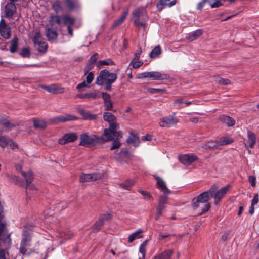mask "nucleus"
I'll return each instance as SVG.
<instances>
[{
    "instance_id": "obj_1",
    "label": "nucleus",
    "mask_w": 259,
    "mask_h": 259,
    "mask_svg": "<svg viewBox=\"0 0 259 259\" xmlns=\"http://www.w3.org/2000/svg\"><path fill=\"white\" fill-rule=\"evenodd\" d=\"M103 118L109 124V128H105L104 131V136L106 140L112 141L114 137L117 139L121 138L122 137V133L120 131H118L119 125L117 123L116 116L112 113L107 112L103 113Z\"/></svg>"
},
{
    "instance_id": "obj_2",
    "label": "nucleus",
    "mask_w": 259,
    "mask_h": 259,
    "mask_svg": "<svg viewBox=\"0 0 259 259\" xmlns=\"http://www.w3.org/2000/svg\"><path fill=\"white\" fill-rule=\"evenodd\" d=\"M117 78L116 73L110 72L106 69L101 70L96 80V83L99 86L105 84V89L110 91L112 89V84Z\"/></svg>"
},
{
    "instance_id": "obj_3",
    "label": "nucleus",
    "mask_w": 259,
    "mask_h": 259,
    "mask_svg": "<svg viewBox=\"0 0 259 259\" xmlns=\"http://www.w3.org/2000/svg\"><path fill=\"white\" fill-rule=\"evenodd\" d=\"M105 141H108V140H106V138L104 135L102 137H99L95 135L89 136L87 133H83L80 136L79 145L85 147H89L101 144Z\"/></svg>"
},
{
    "instance_id": "obj_4",
    "label": "nucleus",
    "mask_w": 259,
    "mask_h": 259,
    "mask_svg": "<svg viewBox=\"0 0 259 259\" xmlns=\"http://www.w3.org/2000/svg\"><path fill=\"white\" fill-rule=\"evenodd\" d=\"M213 188H210L208 191L201 193L197 196V202L195 204V207H199V203L203 204L202 211L199 213V215H202L204 213L208 211L210 208V204L208 203V201L211 198V193H213Z\"/></svg>"
},
{
    "instance_id": "obj_5",
    "label": "nucleus",
    "mask_w": 259,
    "mask_h": 259,
    "mask_svg": "<svg viewBox=\"0 0 259 259\" xmlns=\"http://www.w3.org/2000/svg\"><path fill=\"white\" fill-rule=\"evenodd\" d=\"M133 21L135 26L145 27L146 21L148 19L146 10L144 7H139L135 10L133 13Z\"/></svg>"
},
{
    "instance_id": "obj_6",
    "label": "nucleus",
    "mask_w": 259,
    "mask_h": 259,
    "mask_svg": "<svg viewBox=\"0 0 259 259\" xmlns=\"http://www.w3.org/2000/svg\"><path fill=\"white\" fill-rule=\"evenodd\" d=\"M32 231L24 229L22 234V240L20 243L19 252L23 255H25L31 246L32 239Z\"/></svg>"
},
{
    "instance_id": "obj_7",
    "label": "nucleus",
    "mask_w": 259,
    "mask_h": 259,
    "mask_svg": "<svg viewBox=\"0 0 259 259\" xmlns=\"http://www.w3.org/2000/svg\"><path fill=\"white\" fill-rule=\"evenodd\" d=\"M72 16L68 14H63L62 15H53L50 16L49 23L52 25L57 24L59 26H64L67 23H71Z\"/></svg>"
},
{
    "instance_id": "obj_8",
    "label": "nucleus",
    "mask_w": 259,
    "mask_h": 259,
    "mask_svg": "<svg viewBox=\"0 0 259 259\" xmlns=\"http://www.w3.org/2000/svg\"><path fill=\"white\" fill-rule=\"evenodd\" d=\"M230 187V185H227L221 189L218 190V187L217 185L214 184L210 187H214L213 189V193H211V197L214 198V203L215 205H218L221 201V199L224 197L228 191Z\"/></svg>"
},
{
    "instance_id": "obj_9",
    "label": "nucleus",
    "mask_w": 259,
    "mask_h": 259,
    "mask_svg": "<svg viewBox=\"0 0 259 259\" xmlns=\"http://www.w3.org/2000/svg\"><path fill=\"white\" fill-rule=\"evenodd\" d=\"M78 118L71 114H66L64 115H59L51 118L49 119L50 124H57L59 123L66 122L69 121L76 120Z\"/></svg>"
},
{
    "instance_id": "obj_10",
    "label": "nucleus",
    "mask_w": 259,
    "mask_h": 259,
    "mask_svg": "<svg viewBox=\"0 0 259 259\" xmlns=\"http://www.w3.org/2000/svg\"><path fill=\"white\" fill-rule=\"evenodd\" d=\"M104 177L101 173L84 174L80 175L79 181L81 183L90 182L102 179Z\"/></svg>"
},
{
    "instance_id": "obj_11",
    "label": "nucleus",
    "mask_w": 259,
    "mask_h": 259,
    "mask_svg": "<svg viewBox=\"0 0 259 259\" xmlns=\"http://www.w3.org/2000/svg\"><path fill=\"white\" fill-rule=\"evenodd\" d=\"M175 114L174 113L171 115L160 118L159 123L160 126L169 127L176 124L178 120L175 117Z\"/></svg>"
},
{
    "instance_id": "obj_12",
    "label": "nucleus",
    "mask_w": 259,
    "mask_h": 259,
    "mask_svg": "<svg viewBox=\"0 0 259 259\" xmlns=\"http://www.w3.org/2000/svg\"><path fill=\"white\" fill-rule=\"evenodd\" d=\"M168 197L165 195H161L158 201V204L156 207V213L155 215L156 220H158L162 215L163 210L165 208V205L167 203Z\"/></svg>"
},
{
    "instance_id": "obj_13",
    "label": "nucleus",
    "mask_w": 259,
    "mask_h": 259,
    "mask_svg": "<svg viewBox=\"0 0 259 259\" xmlns=\"http://www.w3.org/2000/svg\"><path fill=\"white\" fill-rule=\"evenodd\" d=\"M0 34L5 39H9L11 35L10 27L6 23L3 19H1L0 20Z\"/></svg>"
},
{
    "instance_id": "obj_14",
    "label": "nucleus",
    "mask_w": 259,
    "mask_h": 259,
    "mask_svg": "<svg viewBox=\"0 0 259 259\" xmlns=\"http://www.w3.org/2000/svg\"><path fill=\"white\" fill-rule=\"evenodd\" d=\"M77 138L78 136L75 133H68L60 138L58 140V143L61 145H64L68 143L73 142Z\"/></svg>"
},
{
    "instance_id": "obj_15",
    "label": "nucleus",
    "mask_w": 259,
    "mask_h": 259,
    "mask_svg": "<svg viewBox=\"0 0 259 259\" xmlns=\"http://www.w3.org/2000/svg\"><path fill=\"white\" fill-rule=\"evenodd\" d=\"M16 11V7L13 2L8 3L5 7V17L9 19H12Z\"/></svg>"
},
{
    "instance_id": "obj_16",
    "label": "nucleus",
    "mask_w": 259,
    "mask_h": 259,
    "mask_svg": "<svg viewBox=\"0 0 259 259\" xmlns=\"http://www.w3.org/2000/svg\"><path fill=\"white\" fill-rule=\"evenodd\" d=\"M99 54L97 53H95L89 58L84 69L85 75L94 67V64L97 62Z\"/></svg>"
},
{
    "instance_id": "obj_17",
    "label": "nucleus",
    "mask_w": 259,
    "mask_h": 259,
    "mask_svg": "<svg viewBox=\"0 0 259 259\" xmlns=\"http://www.w3.org/2000/svg\"><path fill=\"white\" fill-rule=\"evenodd\" d=\"M0 125L4 126L5 132L10 131L16 126L11 123L6 116H0Z\"/></svg>"
},
{
    "instance_id": "obj_18",
    "label": "nucleus",
    "mask_w": 259,
    "mask_h": 259,
    "mask_svg": "<svg viewBox=\"0 0 259 259\" xmlns=\"http://www.w3.org/2000/svg\"><path fill=\"white\" fill-rule=\"evenodd\" d=\"M102 97L104 101V110L111 111L113 107V104L111 100L110 95L107 93H102Z\"/></svg>"
},
{
    "instance_id": "obj_19",
    "label": "nucleus",
    "mask_w": 259,
    "mask_h": 259,
    "mask_svg": "<svg viewBox=\"0 0 259 259\" xmlns=\"http://www.w3.org/2000/svg\"><path fill=\"white\" fill-rule=\"evenodd\" d=\"M149 76L152 80H163L170 78V76L168 74L161 73L158 71L149 72Z\"/></svg>"
},
{
    "instance_id": "obj_20",
    "label": "nucleus",
    "mask_w": 259,
    "mask_h": 259,
    "mask_svg": "<svg viewBox=\"0 0 259 259\" xmlns=\"http://www.w3.org/2000/svg\"><path fill=\"white\" fill-rule=\"evenodd\" d=\"M176 0L170 2V0H159L156 4V8L158 11H161L165 6L171 7L176 4Z\"/></svg>"
},
{
    "instance_id": "obj_21",
    "label": "nucleus",
    "mask_w": 259,
    "mask_h": 259,
    "mask_svg": "<svg viewBox=\"0 0 259 259\" xmlns=\"http://www.w3.org/2000/svg\"><path fill=\"white\" fill-rule=\"evenodd\" d=\"M65 7L66 9L72 11L79 8L80 4L77 0H65Z\"/></svg>"
},
{
    "instance_id": "obj_22",
    "label": "nucleus",
    "mask_w": 259,
    "mask_h": 259,
    "mask_svg": "<svg viewBox=\"0 0 259 259\" xmlns=\"http://www.w3.org/2000/svg\"><path fill=\"white\" fill-rule=\"evenodd\" d=\"M157 180V187L159 189L161 190L165 195L168 194L170 193L169 189L167 188L164 182L159 177H155Z\"/></svg>"
},
{
    "instance_id": "obj_23",
    "label": "nucleus",
    "mask_w": 259,
    "mask_h": 259,
    "mask_svg": "<svg viewBox=\"0 0 259 259\" xmlns=\"http://www.w3.org/2000/svg\"><path fill=\"white\" fill-rule=\"evenodd\" d=\"M46 36L49 41L52 42L57 39L58 34L56 30H53L50 28H46Z\"/></svg>"
},
{
    "instance_id": "obj_24",
    "label": "nucleus",
    "mask_w": 259,
    "mask_h": 259,
    "mask_svg": "<svg viewBox=\"0 0 259 259\" xmlns=\"http://www.w3.org/2000/svg\"><path fill=\"white\" fill-rule=\"evenodd\" d=\"M78 112L85 120H95L97 118L96 114H92L90 111H86L82 108L78 109Z\"/></svg>"
},
{
    "instance_id": "obj_25",
    "label": "nucleus",
    "mask_w": 259,
    "mask_h": 259,
    "mask_svg": "<svg viewBox=\"0 0 259 259\" xmlns=\"http://www.w3.org/2000/svg\"><path fill=\"white\" fill-rule=\"evenodd\" d=\"M179 159L182 163L186 165H189L194 161V156L188 154L180 155Z\"/></svg>"
},
{
    "instance_id": "obj_26",
    "label": "nucleus",
    "mask_w": 259,
    "mask_h": 259,
    "mask_svg": "<svg viewBox=\"0 0 259 259\" xmlns=\"http://www.w3.org/2000/svg\"><path fill=\"white\" fill-rule=\"evenodd\" d=\"M247 143L251 148H253L256 142V135L251 131H248L247 133Z\"/></svg>"
},
{
    "instance_id": "obj_27",
    "label": "nucleus",
    "mask_w": 259,
    "mask_h": 259,
    "mask_svg": "<svg viewBox=\"0 0 259 259\" xmlns=\"http://www.w3.org/2000/svg\"><path fill=\"white\" fill-rule=\"evenodd\" d=\"M202 148L206 150H213L219 149L216 140L208 141L202 145Z\"/></svg>"
},
{
    "instance_id": "obj_28",
    "label": "nucleus",
    "mask_w": 259,
    "mask_h": 259,
    "mask_svg": "<svg viewBox=\"0 0 259 259\" xmlns=\"http://www.w3.org/2000/svg\"><path fill=\"white\" fill-rule=\"evenodd\" d=\"M47 124H50L49 123V120L47 122L43 119H33V125L36 128L45 129L46 127Z\"/></svg>"
},
{
    "instance_id": "obj_29",
    "label": "nucleus",
    "mask_w": 259,
    "mask_h": 259,
    "mask_svg": "<svg viewBox=\"0 0 259 259\" xmlns=\"http://www.w3.org/2000/svg\"><path fill=\"white\" fill-rule=\"evenodd\" d=\"M219 148L223 145H225L232 143L233 142V139L229 137H222L216 140Z\"/></svg>"
},
{
    "instance_id": "obj_30",
    "label": "nucleus",
    "mask_w": 259,
    "mask_h": 259,
    "mask_svg": "<svg viewBox=\"0 0 259 259\" xmlns=\"http://www.w3.org/2000/svg\"><path fill=\"white\" fill-rule=\"evenodd\" d=\"M128 144H132L135 147L138 146L140 144L139 138L136 135L131 133L126 140Z\"/></svg>"
},
{
    "instance_id": "obj_31",
    "label": "nucleus",
    "mask_w": 259,
    "mask_h": 259,
    "mask_svg": "<svg viewBox=\"0 0 259 259\" xmlns=\"http://www.w3.org/2000/svg\"><path fill=\"white\" fill-rule=\"evenodd\" d=\"M42 88L48 92L52 94L59 93L61 92L60 90H61L55 84H52L49 86L44 85Z\"/></svg>"
},
{
    "instance_id": "obj_32",
    "label": "nucleus",
    "mask_w": 259,
    "mask_h": 259,
    "mask_svg": "<svg viewBox=\"0 0 259 259\" xmlns=\"http://www.w3.org/2000/svg\"><path fill=\"white\" fill-rule=\"evenodd\" d=\"M172 253V250H167L162 252L159 255L154 256L153 259H169Z\"/></svg>"
},
{
    "instance_id": "obj_33",
    "label": "nucleus",
    "mask_w": 259,
    "mask_h": 259,
    "mask_svg": "<svg viewBox=\"0 0 259 259\" xmlns=\"http://www.w3.org/2000/svg\"><path fill=\"white\" fill-rule=\"evenodd\" d=\"M220 119L229 126H232L235 123V120L232 118L228 116L222 115L220 116Z\"/></svg>"
},
{
    "instance_id": "obj_34",
    "label": "nucleus",
    "mask_w": 259,
    "mask_h": 259,
    "mask_svg": "<svg viewBox=\"0 0 259 259\" xmlns=\"http://www.w3.org/2000/svg\"><path fill=\"white\" fill-rule=\"evenodd\" d=\"M21 174L25 178L26 184H27V187H28L29 184H30L32 183L34 179L33 174L32 172H31V171H29L28 172L22 171Z\"/></svg>"
},
{
    "instance_id": "obj_35",
    "label": "nucleus",
    "mask_w": 259,
    "mask_h": 259,
    "mask_svg": "<svg viewBox=\"0 0 259 259\" xmlns=\"http://www.w3.org/2000/svg\"><path fill=\"white\" fill-rule=\"evenodd\" d=\"M142 232V230L141 229H139L136 232L133 233L130 235H129L128 238V242L129 243H132L136 239L141 238L142 236L141 233Z\"/></svg>"
},
{
    "instance_id": "obj_36",
    "label": "nucleus",
    "mask_w": 259,
    "mask_h": 259,
    "mask_svg": "<svg viewBox=\"0 0 259 259\" xmlns=\"http://www.w3.org/2000/svg\"><path fill=\"white\" fill-rule=\"evenodd\" d=\"M18 46V38L17 36L14 37L11 41V46L10 47V51L14 53L17 52Z\"/></svg>"
},
{
    "instance_id": "obj_37",
    "label": "nucleus",
    "mask_w": 259,
    "mask_h": 259,
    "mask_svg": "<svg viewBox=\"0 0 259 259\" xmlns=\"http://www.w3.org/2000/svg\"><path fill=\"white\" fill-rule=\"evenodd\" d=\"M161 53V49L160 45L155 46L151 51L150 53V57L151 58H156L158 55Z\"/></svg>"
},
{
    "instance_id": "obj_38",
    "label": "nucleus",
    "mask_w": 259,
    "mask_h": 259,
    "mask_svg": "<svg viewBox=\"0 0 259 259\" xmlns=\"http://www.w3.org/2000/svg\"><path fill=\"white\" fill-rule=\"evenodd\" d=\"M52 9L56 14L63 10V8L61 5V2L59 1H56L52 4Z\"/></svg>"
},
{
    "instance_id": "obj_39",
    "label": "nucleus",
    "mask_w": 259,
    "mask_h": 259,
    "mask_svg": "<svg viewBox=\"0 0 259 259\" xmlns=\"http://www.w3.org/2000/svg\"><path fill=\"white\" fill-rule=\"evenodd\" d=\"M127 14H128L127 10L124 11L123 12L122 15L121 16V17L119 19L116 20L114 21V22L113 24V27H116L118 25L121 24L123 22V21L125 20L126 17H127Z\"/></svg>"
},
{
    "instance_id": "obj_40",
    "label": "nucleus",
    "mask_w": 259,
    "mask_h": 259,
    "mask_svg": "<svg viewBox=\"0 0 259 259\" xmlns=\"http://www.w3.org/2000/svg\"><path fill=\"white\" fill-rule=\"evenodd\" d=\"M75 23V19L73 17H71V23H67V24H65L64 26H66L67 27L68 33L70 37H72L73 36V31L72 29V26L74 25Z\"/></svg>"
},
{
    "instance_id": "obj_41",
    "label": "nucleus",
    "mask_w": 259,
    "mask_h": 259,
    "mask_svg": "<svg viewBox=\"0 0 259 259\" xmlns=\"http://www.w3.org/2000/svg\"><path fill=\"white\" fill-rule=\"evenodd\" d=\"M118 154L121 158L125 157L130 159L132 157V154L126 148H122Z\"/></svg>"
},
{
    "instance_id": "obj_42",
    "label": "nucleus",
    "mask_w": 259,
    "mask_h": 259,
    "mask_svg": "<svg viewBox=\"0 0 259 259\" xmlns=\"http://www.w3.org/2000/svg\"><path fill=\"white\" fill-rule=\"evenodd\" d=\"M103 225L104 224L101 221L98 220L95 222L94 225L92 227V232L94 233H97L99 232L101 229Z\"/></svg>"
},
{
    "instance_id": "obj_43",
    "label": "nucleus",
    "mask_w": 259,
    "mask_h": 259,
    "mask_svg": "<svg viewBox=\"0 0 259 259\" xmlns=\"http://www.w3.org/2000/svg\"><path fill=\"white\" fill-rule=\"evenodd\" d=\"M115 63L111 59L104 60H99L97 63V67H100L103 65H114Z\"/></svg>"
},
{
    "instance_id": "obj_44",
    "label": "nucleus",
    "mask_w": 259,
    "mask_h": 259,
    "mask_svg": "<svg viewBox=\"0 0 259 259\" xmlns=\"http://www.w3.org/2000/svg\"><path fill=\"white\" fill-rule=\"evenodd\" d=\"M10 142V139L6 136L0 135V147L5 148L8 146Z\"/></svg>"
},
{
    "instance_id": "obj_45",
    "label": "nucleus",
    "mask_w": 259,
    "mask_h": 259,
    "mask_svg": "<svg viewBox=\"0 0 259 259\" xmlns=\"http://www.w3.org/2000/svg\"><path fill=\"white\" fill-rule=\"evenodd\" d=\"M112 218V215L108 213H105L102 214H101L98 219V220L101 221L103 224L105 223L106 221L110 220Z\"/></svg>"
},
{
    "instance_id": "obj_46",
    "label": "nucleus",
    "mask_w": 259,
    "mask_h": 259,
    "mask_svg": "<svg viewBox=\"0 0 259 259\" xmlns=\"http://www.w3.org/2000/svg\"><path fill=\"white\" fill-rule=\"evenodd\" d=\"M100 92L95 90L94 92L87 93V99H95L100 97Z\"/></svg>"
},
{
    "instance_id": "obj_47",
    "label": "nucleus",
    "mask_w": 259,
    "mask_h": 259,
    "mask_svg": "<svg viewBox=\"0 0 259 259\" xmlns=\"http://www.w3.org/2000/svg\"><path fill=\"white\" fill-rule=\"evenodd\" d=\"M215 80L218 83L224 85H228L231 83L230 80L228 79L223 78L219 76H216Z\"/></svg>"
},
{
    "instance_id": "obj_48",
    "label": "nucleus",
    "mask_w": 259,
    "mask_h": 259,
    "mask_svg": "<svg viewBox=\"0 0 259 259\" xmlns=\"http://www.w3.org/2000/svg\"><path fill=\"white\" fill-rule=\"evenodd\" d=\"M147 91L148 92H149L151 94H157V93H160V94H163L166 93V89L165 88L163 89H156V88H148L147 89Z\"/></svg>"
},
{
    "instance_id": "obj_49",
    "label": "nucleus",
    "mask_w": 259,
    "mask_h": 259,
    "mask_svg": "<svg viewBox=\"0 0 259 259\" xmlns=\"http://www.w3.org/2000/svg\"><path fill=\"white\" fill-rule=\"evenodd\" d=\"M38 46V47L37 48V50L39 52L42 53H45L47 51L48 45L47 42L42 41Z\"/></svg>"
},
{
    "instance_id": "obj_50",
    "label": "nucleus",
    "mask_w": 259,
    "mask_h": 259,
    "mask_svg": "<svg viewBox=\"0 0 259 259\" xmlns=\"http://www.w3.org/2000/svg\"><path fill=\"white\" fill-rule=\"evenodd\" d=\"M43 41L41 40V35L40 32H36L33 38V42L35 46L38 45Z\"/></svg>"
},
{
    "instance_id": "obj_51",
    "label": "nucleus",
    "mask_w": 259,
    "mask_h": 259,
    "mask_svg": "<svg viewBox=\"0 0 259 259\" xmlns=\"http://www.w3.org/2000/svg\"><path fill=\"white\" fill-rule=\"evenodd\" d=\"M147 241H144L143 243L140 245L139 247V252L142 254V256L143 258H145L146 256V247L147 246Z\"/></svg>"
},
{
    "instance_id": "obj_52",
    "label": "nucleus",
    "mask_w": 259,
    "mask_h": 259,
    "mask_svg": "<svg viewBox=\"0 0 259 259\" xmlns=\"http://www.w3.org/2000/svg\"><path fill=\"white\" fill-rule=\"evenodd\" d=\"M114 138L116 139V140L113 141L112 146L110 148L111 150L119 148L121 145V143L118 140L119 138L117 139L116 137H114V138L112 140H113Z\"/></svg>"
},
{
    "instance_id": "obj_53",
    "label": "nucleus",
    "mask_w": 259,
    "mask_h": 259,
    "mask_svg": "<svg viewBox=\"0 0 259 259\" xmlns=\"http://www.w3.org/2000/svg\"><path fill=\"white\" fill-rule=\"evenodd\" d=\"M90 87L89 85H88L84 81L82 82L81 83L78 84L76 86V90L79 92H82L85 91V89L88 88H89Z\"/></svg>"
},
{
    "instance_id": "obj_54",
    "label": "nucleus",
    "mask_w": 259,
    "mask_h": 259,
    "mask_svg": "<svg viewBox=\"0 0 259 259\" xmlns=\"http://www.w3.org/2000/svg\"><path fill=\"white\" fill-rule=\"evenodd\" d=\"M20 55L23 57H29L30 55V50L28 48H23L20 53Z\"/></svg>"
},
{
    "instance_id": "obj_55",
    "label": "nucleus",
    "mask_w": 259,
    "mask_h": 259,
    "mask_svg": "<svg viewBox=\"0 0 259 259\" xmlns=\"http://www.w3.org/2000/svg\"><path fill=\"white\" fill-rule=\"evenodd\" d=\"M131 64H132L133 67L134 68H138L142 65L143 62L141 61H139V60H133L131 62Z\"/></svg>"
},
{
    "instance_id": "obj_56",
    "label": "nucleus",
    "mask_w": 259,
    "mask_h": 259,
    "mask_svg": "<svg viewBox=\"0 0 259 259\" xmlns=\"http://www.w3.org/2000/svg\"><path fill=\"white\" fill-rule=\"evenodd\" d=\"M94 78V74L93 72H90L86 76V82L88 84H90Z\"/></svg>"
},
{
    "instance_id": "obj_57",
    "label": "nucleus",
    "mask_w": 259,
    "mask_h": 259,
    "mask_svg": "<svg viewBox=\"0 0 259 259\" xmlns=\"http://www.w3.org/2000/svg\"><path fill=\"white\" fill-rule=\"evenodd\" d=\"M142 53V50L141 47H139L137 51L134 53V57L133 60H139L140 56Z\"/></svg>"
},
{
    "instance_id": "obj_58",
    "label": "nucleus",
    "mask_w": 259,
    "mask_h": 259,
    "mask_svg": "<svg viewBox=\"0 0 259 259\" xmlns=\"http://www.w3.org/2000/svg\"><path fill=\"white\" fill-rule=\"evenodd\" d=\"M248 182L252 187H254L256 183V177L254 176H248Z\"/></svg>"
},
{
    "instance_id": "obj_59",
    "label": "nucleus",
    "mask_w": 259,
    "mask_h": 259,
    "mask_svg": "<svg viewBox=\"0 0 259 259\" xmlns=\"http://www.w3.org/2000/svg\"><path fill=\"white\" fill-rule=\"evenodd\" d=\"M220 2L221 1L220 0H215V2L213 3H211L210 1L207 0V2L210 5L212 8H217L222 5Z\"/></svg>"
},
{
    "instance_id": "obj_60",
    "label": "nucleus",
    "mask_w": 259,
    "mask_h": 259,
    "mask_svg": "<svg viewBox=\"0 0 259 259\" xmlns=\"http://www.w3.org/2000/svg\"><path fill=\"white\" fill-rule=\"evenodd\" d=\"M139 192L143 196L145 200H148L151 199V196L149 193L142 190L139 191Z\"/></svg>"
},
{
    "instance_id": "obj_61",
    "label": "nucleus",
    "mask_w": 259,
    "mask_h": 259,
    "mask_svg": "<svg viewBox=\"0 0 259 259\" xmlns=\"http://www.w3.org/2000/svg\"><path fill=\"white\" fill-rule=\"evenodd\" d=\"M258 195L257 193H255L254 194L253 198L251 201V204H252V205H255L258 202Z\"/></svg>"
},
{
    "instance_id": "obj_62",
    "label": "nucleus",
    "mask_w": 259,
    "mask_h": 259,
    "mask_svg": "<svg viewBox=\"0 0 259 259\" xmlns=\"http://www.w3.org/2000/svg\"><path fill=\"white\" fill-rule=\"evenodd\" d=\"M175 104L182 103L185 105V106H188L191 104V102H183L182 99H177L174 101Z\"/></svg>"
},
{
    "instance_id": "obj_63",
    "label": "nucleus",
    "mask_w": 259,
    "mask_h": 259,
    "mask_svg": "<svg viewBox=\"0 0 259 259\" xmlns=\"http://www.w3.org/2000/svg\"><path fill=\"white\" fill-rule=\"evenodd\" d=\"M152 139V136L149 134H147L145 136H142L141 140L142 141H151Z\"/></svg>"
},
{
    "instance_id": "obj_64",
    "label": "nucleus",
    "mask_w": 259,
    "mask_h": 259,
    "mask_svg": "<svg viewBox=\"0 0 259 259\" xmlns=\"http://www.w3.org/2000/svg\"><path fill=\"white\" fill-rule=\"evenodd\" d=\"M149 72H143L139 74V78H149Z\"/></svg>"
}]
</instances>
